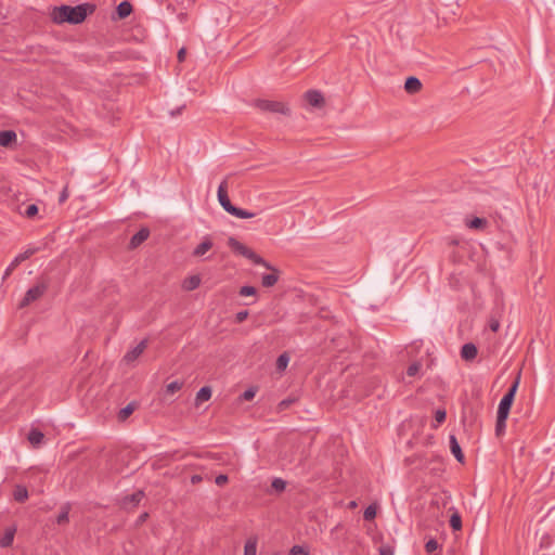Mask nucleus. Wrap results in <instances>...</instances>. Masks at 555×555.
<instances>
[{
    "mask_svg": "<svg viewBox=\"0 0 555 555\" xmlns=\"http://www.w3.org/2000/svg\"><path fill=\"white\" fill-rule=\"evenodd\" d=\"M201 284V278L199 275H191L189 278H186L183 283H182V287L184 291H194Z\"/></svg>",
    "mask_w": 555,
    "mask_h": 555,
    "instance_id": "nucleus-19",
    "label": "nucleus"
},
{
    "mask_svg": "<svg viewBox=\"0 0 555 555\" xmlns=\"http://www.w3.org/2000/svg\"><path fill=\"white\" fill-rule=\"evenodd\" d=\"M146 517H147V514H146V513H144V514H142V515L140 516V520H141V521H143V520H145V518H146Z\"/></svg>",
    "mask_w": 555,
    "mask_h": 555,
    "instance_id": "nucleus-50",
    "label": "nucleus"
},
{
    "mask_svg": "<svg viewBox=\"0 0 555 555\" xmlns=\"http://www.w3.org/2000/svg\"><path fill=\"white\" fill-rule=\"evenodd\" d=\"M487 223L488 221L485 218L475 217L467 223V225L470 229L483 230L487 227Z\"/></svg>",
    "mask_w": 555,
    "mask_h": 555,
    "instance_id": "nucleus-28",
    "label": "nucleus"
},
{
    "mask_svg": "<svg viewBox=\"0 0 555 555\" xmlns=\"http://www.w3.org/2000/svg\"><path fill=\"white\" fill-rule=\"evenodd\" d=\"M228 481H229L228 476H227V475H223V474L218 475V476L216 477V479H215L216 485H217V486H219V487H223L224 485H227V483H228Z\"/></svg>",
    "mask_w": 555,
    "mask_h": 555,
    "instance_id": "nucleus-43",
    "label": "nucleus"
},
{
    "mask_svg": "<svg viewBox=\"0 0 555 555\" xmlns=\"http://www.w3.org/2000/svg\"><path fill=\"white\" fill-rule=\"evenodd\" d=\"M422 369V364L421 362L416 361V362H413L412 364H410L406 369V375L410 376V377H413L415 375L418 374V372L421 371Z\"/></svg>",
    "mask_w": 555,
    "mask_h": 555,
    "instance_id": "nucleus-32",
    "label": "nucleus"
},
{
    "mask_svg": "<svg viewBox=\"0 0 555 555\" xmlns=\"http://www.w3.org/2000/svg\"><path fill=\"white\" fill-rule=\"evenodd\" d=\"M44 435L38 429H31L28 434V440L33 446H38L43 441Z\"/></svg>",
    "mask_w": 555,
    "mask_h": 555,
    "instance_id": "nucleus-24",
    "label": "nucleus"
},
{
    "mask_svg": "<svg viewBox=\"0 0 555 555\" xmlns=\"http://www.w3.org/2000/svg\"><path fill=\"white\" fill-rule=\"evenodd\" d=\"M441 546L435 539H430L425 544V551L428 555H439Z\"/></svg>",
    "mask_w": 555,
    "mask_h": 555,
    "instance_id": "nucleus-23",
    "label": "nucleus"
},
{
    "mask_svg": "<svg viewBox=\"0 0 555 555\" xmlns=\"http://www.w3.org/2000/svg\"><path fill=\"white\" fill-rule=\"evenodd\" d=\"M150 236V230L147 228H141L131 238L129 242V249H135L139 247L143 242H145Z\"/></svg>",
    "mask_w": 555,
    "mask_h": 555,
    "instance_id": "nucleus-10",
    "label": "nucleus"
},
{
    "mask_svg": "<svg viewBox=\"0 0 555 555\" xmlns=\"http://www.w3.org/2000/svg\"><path fill=\"white\" fill-rule=\"evenodd\" d=\"M144 496V492L139 490L130 495H126L122 500L124 507H135Z\"/></svg>",
    "mask_w": 555,
    "mask_h": 555,
    "instance_id": "nucleus-14",
    "label": "nucleus"
},
{
    "mask_svg": "<svg viewBox=\"0 0 555 555\" xmlns=\"http://www.w3.org/2000/svg\"><path fill=\"white\" fill-rule=\"evenodd\" d=\"M253 105L261 112L272 113V114H282L285 116H289L292 111L287 103L282 101H272L266 99H256L253 102Z\"/></svg>",
    "mask_w": 555,
    "mask_h": 555,
    "instance_id": "nucleus-3",
    "label": "nucleus"
},
{
    "mask_svg": "<svg viewBox=\"0 0 555 555\" xmlns=\"http://www.w3.org/2000/svg\"><path fill=\"white\" fill-rule=\"evenodd\" d=\"M447 412L443 409H438L435 412V420L438 424H442L446 421Z\"/></svg>",
    "mask_w": 555,
    "mask_h": 555,
    "instance_id": "nucleus-39",
    "label": "nucleus"
},
{
    "mask_svg": "<svg viewBox=\"0 0 555 555\" xmlns=\"http://www.w3.org/2000/svg\"><path fill=\"white\" fill-rule=\"evenodd\" d=\"M69 505L66 504L64 505L62 508H61V512L56 518V522L59 525H63V524H66L68 521V514H69Z\"/></svg>",
    "mask_w": 555,
    "mask_h": 555,
    "instance_id": "nucleus-29",
    "label": "nucleus"
},
{
    "mask_svg": "<svg viewBox=\"0 0 555 555\" xmlns=\"http://www.w3.org/2000/svg\"><path fill=\"white\" fill-rule=\"evenodd\" d=\"M185 54H186V50H185V48H181V49L178 51V55H177L178 61H179V62H183V61H184V59H185Z\"/></svg>",
    "mask_w": 555,
    "mask_h": 555,
    "instance_id": "nucleus-45",
    "label": "nucleus"
},
{
    "mask_svg": "<svg viewBox=\"0 0 555 555\" xmlns=\"http://www.w3.org/2000/svg\"><path fill=\"white\" fill-rule=\"evenodd\" d=\"M376 517V507L374 505H369L363 513L364 520H373Z\"/></svg>",
    "mask_w": 555,
    "mask_h": 555,
    "instance_id": "nucleus-34",
    "label": "nucleus"
},
{
    "mask_svg": "<svg viewBox=\"0 0 555 555\" xmlns=\"http://www.w3.org/2000/svg\"><path fill=\"white\" fill-rule=\"evenodd\" d=\"M47 288H48V285L46 283H38L37 285L30 287L26 292L22 301L20 302V308H24V307L30 305L31 302L38 300L40 297L43 296Z\"/></svg>",
    "mask_w": 555,
    "mask_h": 555,
    "instance_id": "nucleus-5",
    "label": "nucleus"
},
{
    "mask_svg": "<svg viewBox=\"0 0 555 555\" xmlns=\"http://www.w3.org/2000/svg\"><path fill=\"white\" fill-rule=\"evenodd\" d=\"M182 382L173 380L166 386V393L173 395L175 392L179 391L182 388Z\"/></svg>",
    "mask_w": 555,
    "mask_h": 555,
    "instance_id": "nucleus-30",
    "label": "nucleus"
},
{
    "mask_svg": "<svg viewBox=\"0 0 555 555\" xmlns=\"http://www.w3.org/2000/svg\"><path fill=\"white\" fill-rule=\"evenodd\" d=\"M508 416L496 414V423H495V434L496 436H501L505 431L506 420Z\"/></svg>",
    "mask_w": 555,
    "mask_h": 555,
    "instance_id": "nucleus-27",
    "label": "nucleus"
},
{
    "mask_svg": "<svg viewBox=\"0 0 555 555\" xmlns=\"http://www.w3.org/2000/svg\"><path fill=\"white\" fill-rule=\"evenodd\" d=\"M488 325L492 332H498L500 328V321L496 318L491 317L489 319Z\"/></svg>",
    "mask_w": 555,
    "mask_h": 555,
    "instance_id": "nucleus-40",
    "label": "nucleus"
},
{
    "mask_svg": "<svg viewBox=\"0 0 555 555\" xmlns=\"http://www.w3.org/2000/svg\"><path fill=\"white\" fill-rule=\"evenodd\" d=\"M119 18H126L132 13V5L128 1L120 2L116 8Z\"/></svg>",
    "mask_w": 555,
    "mask_h": 555,
    "instance_id": "nucleus-20",
    "label": "nucleus"
},
{
    "mask_svg": "<svg viewBox=\"0 0 555 555\" xmlns=\"http://www.w3.org/2000/svg\"><path fill=\"white\" fill-rule=\"evenodd\" d=\"M257 553V538H249L244 546V555H256Z\"/></svg>",
    "mask_w": 555,
    "mask_h": 555,
    "instance_id": "nucleus-25",
    "label": "nucleus"
},
{
    "mask_svg": "<svg viewBox=\"0 0 555 555\" xmlns=\"http://www.w3.org/2000/svg\"><path fill=\"white\" fill-rule=\"evenodd\" d=\"M350 507H354L357 505V503L354 501L350 502Z\"/></svg>",
    "mask_w": 555,
    "mask_h": 555,
    "instance_id": "nucleus-51",
    "label": "nucleus"
},
{
    "mask_svg": "<svg viewBox=\"0 0 555 555\" xmlns=\"http://www.w3.org/2000/svg\"><path fill=\"white\" fill-rule=\"evenodd\" d=\"M147 348V339L141 340L134 348L129 350L122 358L124 362L130 364L134 362Z\"/></svg>",
    "mask_w": 555,
    "mask_h": 555,
    "instance_id": "nucleus-7",
    "label": "nucleus"
},
{
    "mask_svg": "<svg viewBox=\"0 0 555 555\" xmlns=\"http://www.w3.org/2000/svg\"><path fill=\"white\" fill-rule=\"evenodd\" d=\"M184 107H185V106H184V105H182L181 107L177 108L176 111H171V113H170V114H171V116H176V115L180 114V113H181V111H182Z\"/></svg>",
    "mask_w": 555,
    "mask_h": 555,
    "instance_id": "nucleus-49",
    "label": "nucleus"
},
{
    "mask_svg": "<svg viewBox=\"0 0 555 555\" xmlns=\"http://www.w3.org/2000/svg\"><path fill=\"white\" fill-rule=\"evenodd\" d=\"M13 498L16 502H25L28 499V491L26 487L17 485L13 491Z\"/></svg>",
    "mask_w": 555,
    "mask_h": 555,
    "instance_id": "nucleus-21",
    "label": "nucleus"
},
{
    "mask_svg": "<svg viewBox=\"0 0 555 555\" xmlns=\"http://www.w3.org/2000/svg\"><path fill=\"white\" fill-rule=\"evenodd\" d=\"M248 311L247 310H243V311H240L235 314V323L240 324L242 322H244L247 318H248Z\"/></svg>",
    "mask_w": 555,
    "mask_h": 555,
    "instance_id": "nucleus-42",
    "label": "nucleus"
},
{
    "mask_svg": "<svg viewBox=\"0 0 555 555\" xmlns=\"http://www.w3.org/2000/svg\"><path fill=\"white\" fill-rule=\"evenodd\" d=\"M16 133L12 130L0 131V146L8 147L16 141Z\"/></svg>",
    "mask_w": 555,
    "mask_h": 555,
    "instance_id": "nucleus-17",
    "label": "nucleus"
},
{
    "mask_svg": "<svg viewBox=\"0 0 555 555\" xmlns=\"http://www.w3.org/2000/svg\"><path fill=\"white\" fill-rule=\"evenodd\" d=\"M69 194H68V188L67 185L63 189V191L61 192L60 194V197H59V203L60 204H63L64 202H66V199L68 198Z\"/></svg>",
    "mask_w": 555,
    "mask_h": 555,
    "instance_id": "nucleus-44",
    "label": "nucleus"
},
{
    "mask_svg": "<svg viewBox=\"0 0 555 555\" xmlns=\"http://www.w3.org/2000/svg\"><path fill=\"white\" fill-rule=\"evenodd\" d=\"M230 215L235 216V217L241 218V219H249V218H254L256 216L255 212H250L248 210H245L243 208H238L236 206L233 207V209L231 210Z\"/></svg>",
    "mask_w": 555,
    "mask_h": 555,
    "instance_id": "nucleus-26",
    "label": "nucleus"
},
{
    "mask_svg": "<svg viewBox=\"0 0 555 555\" xmlns=\"http://www.w3.org/2000/svg\"><path fill=\"white\" fill-rule=\"evenodd\" d=\"M212 390L209 386L202 387L195 398V404L199 405L202 402L208 401L211 398Z\"/></svg>",
    "mask_w": 555,
    "mask_h": 555,
    "instance_id": "nucleus-18",
    "label": "nucleus"
},
{
    "mask_svg": "<svg viewBox=\"0 0 555 555\" xmlns=\"http://www.w3.org/2000/svg\"><path fill=\"white\" fill-rule=\"evenodd\" d=\"M256 293H257L256 287H254V286H248V285H246V286H242V287L240 288V292H238V294H240L241 296H255V295H256Z\"/></svg>",
    "mask_w": 555,
    "mask_h": 555,
    "instance_id": "nucleus-37",
    "label": "nucleus"
},
{
    "mask_svg": "<svg viewBox=\"0 0 555 555\" xmlns=\"http://www.w3.org/2000/svg\"><path fill=\"white\" fill-rule=\"evenodd\" d=\"M291 555H309V551L301 545H294L291 548Z\"/></svg>",
    "mask_w": 555,
    "mask_h": 555,
    "instance_id": "nucleus-38",
    "label": "nucleus"
},
{
    "mask_svg": "<svg viewBox=\"0 0 555 555\" xmlns=\"http://www.w3.org/2000/svg\"><path fill=\"white\" fill-rule=\"evenodd\" d=\"M95 5L91 3H82L76 7L61 5L53 8L51 17L55 24H80L89 14H92Z\"/></svg>",
    "mask_w": 555,
    "mask_h": 555,
    "instance_id": "nucleus-2",
    "label": "nucleus"
},
{
    "mask_svg": "<svg viewBox=\"0 0 555 555\" xmlns=\"http://www.w3.org/2000/svg\"><path fill=\"white\" fill-rule=\"evenodd\" d=\"M214 246L212 240L209 236H205L201 244H198L192 251V255L196 258H202Z\"/></svg>",
    "mask_w": 555,
    "mask_h": 555,
    "instance_id": "nucleus-11",
    "label": "nucleus"
},
{
    "mask_svg": "<svg viewBox=\"0 0 555 555\" xmlns=\"http://www.w3.org/2000/svg\"><path fill=\"white\" fill-rule=\"evenodd\" d=\"M379 555H393L392 551L389 547H382L379 550Z\"/></svg>",
    "mask_w": 555,
    "mask_h": 555,
    "instance_id": "nucleus-48",
    "label": "nucleus"
},
{
    "mask_svg": "<svg viewBox=\"0 0 555 555\" xmlns=\"http://www.w3.org/2000/svg\"><path fill=\"white\" fill-rule=\"evenodd\" d=\"M218 201L222 208L230 214L234 205L231 203L228 195V181L224 179L218 188Z\"/></svg>",
    "mask_w": 555,
    "mask_h": 555,
    "instance_id": "nucleus-6",
    "label": "nucleus"
},
{
    "mask_svg": "<svg viewBox=\"0 0 555 555\" xmlns=\"http://www.w3.org/2000/svg\"><path fill=\"white\" fill-rule=\"evenodd\" d=\"M271 487L278 491V492H282L285 490L286 488V482L281 479V478H274L272 483H271Z\"/></svg>",
    "mask_w": 555,
    "mask_h": 555,
    "instance_id": "nucleus-36",
    "label": "nucleus"
},
{
    "mask_svg": "<svg viewBox=\"0 0 555 555\" xmlns=\"http://www.w3.org/2000/svg\"><path fill=\"white\" fill-rule=\"evenodd\" d=\"M292 403V400H283L280 402L279 408L280 410L286 409Z\"/></svg>",
    "mask_w": 555,
    "mask_h": 555,
    "instance_id": "nucleus-47",
    "label": "nucleus"
},
{
    "mask_svg": "<svg viewBox=\"0 0 555 555\" xmlns=\"http://www.w3.org/2000/svg\"><path fill=\"white\" fill-rule=\"evenodd\" d=\"M228 246L234 254L243 256L250 260L253 263L263 266L266 269L271 271V273L263 274L261 278V284L263 287H272L278 283L280 271L275 267L271 266L262 257L257 255L253 249H250L249 247H247L233 236H230L228 238Z\"/></svg>",
    "mask_w": 555,
    "mask_h": 555,
    "instance_id": "nucleus-1",
    "label": "nucleus"
},
{
    "mask_svg": "<svg viewBox=\"0 0 555 555\" xmlns=\"http://www.w3.org/2000/svg\"><path fill=\"white\" fill-rule=\"evenodd\" d=\"M15 532H16L15 527L7 528L3 535L0 538V546L1 547H10L13 543Z\"/></svg>",
    "mask_w": 555,
    "mask_h": 555,
    "instance_id": "nucleus-16",
    "label": "nucleus"
},
{
    "mask_svg": "<svg viewBox=\"0 0 555 555\" xmlns=\"http://www.w3.org/2000/svg\"><path fill=\"white\" fill-rule=\"evenodd\" d=\"M257 388L250 387L241 395V400L250 401L255 398Z\"/></svg>",
    "mask_w": 555,
    "mask_h": 555,
    "instance_id": "nucleus-35",
    "label": "nucleus"
},
{
    "mask_svg": "<svg viewBox=\"0 0 555 555\" xmlns=\"http://www.w3.org/2000/svg\"><path fill=\"white\" fill-rule=\"evenodd\" d=\"M202 480H203V477L201 475H193L191 477V482L193 485H197V483L202 482Z\"/></svg>",
    "mask_w": 555,
    "mask_h": 555,
    "instance_id": "nucleus-46",
    "label": "nucleus"
},
{
    "mask_svg": "<svg viewBox=\"0 0 555 555\" xmlns=\"http://www.w3.org/2000/svg\"><path fill=\"white\" fill-rule=\"evenodd\" d=\"M450 526L455 531L456 530H461V528H462V518H461V516L457 513H454L450 517Z\"/></svg>",
    "mask_w": 555,
    "mask_h": 555,
    "instance_id": "nucleus-31",
    "label": "nucleus"
},
{
    "mask_svg": "<svg viewBox=\"0 0 555 555\" xmlns=\"http://www.w3.org/2000/svg\"><path fill=\"white\" fill-rule=\"evenodd\" d=\"M288 361H289V358H288L287 353L280 354L276 360V369L280 371L285 370L288 364Z\"/></svg>",
    "mask_w": 555,
    "mask_h": 555,
    "instance_id": "nucleus-33",
    "label": "nucleus"
},
{
    "mask_svg": "<svg viewBox=\"0 0 555 555\" xmlns=\"http://www.w3.org/2000/svg\"><path fill=\"white\" fill-rule=\"evenodd\" d=\"M37 214H38V207H37V205H35V204L29 205V206L26 208V210H25V215H26V217H28V218H33V217H35Z\"/></svg>",
    "mask_w": 555,
    "mask_h": 555,
    "instance_id": "nucleus-41",
    "label": "nucleus"
},
{
    "mask_svg": "<svg viewBox=\"0 0 555 555\" xmlns=\"http://www.w3.org/2000/svg\"><path fill=\"white\" fill-rule=\"evenodd\" d=\"M520 383V371L517 373L515 380L508 388L507 392L503 396V398L500 401L499 408H498V414L499 415H505L508 416L512 404L515 399V395L517 392L518 386Z\"/></svg>",
    "mask_w": 555,
    "mask_h": 555,
    "instance_id": "nucleus-4",
    "label": "nucleus"
},
{
    "mask_svg": "<svg viewBox=\"0 0 555 555\" xmlns=\"http://www.w3.org/2000/svg\"><path fill=\"white\" fill-rule=\"evenodd\" d=\"M305 100L311 105L312 107L321 108L325 104V100L323 94L318 90H308L305 93Z\"/></svg>",
    "mask_w": 555,
    "mask_h": 555,
    "instance_id": "nucleus-8",
    "label": "nucleus"
},
{
    "mask_svg": "<svg viewBox=\"0 0 555 555\" xmlns=\"http://www.w3.org/2000/svg\"><path fill=\"white\" fill-rule=\"evenodd\" d=\"M138 404L135 402L128 403L125 408H122L118 413V420L120 422L126 421L137 409Z\"/></svg>",
    "mask_w": 555,
    "mask_h": 555,
    "instance_id": "nucleus-22",
    "label": "nucleus"
},
{
    "mask_svg": "<svg viewBox=\"0 0 555 555\" xmlns=\"http://www.w3.org/2000/svg\"><path fill=\"white\" fill-rule=\"evenodd\" d=\"M450 450L460 463H464V454L454 435L450 436Z\"/></svg>",
    "mask_w": 555,
    "mask_h": 555,
    "instance_id": "nucleus-15",
    "label": "nucleus"
},
{
    "mask_svg": "<svg viewBox=\"0 0 555 555\" xmlns=\"http://www.w3.org/2000/svg\"><path fill=\"white\" fill-rule=\"evenodd\" d=\"M478 354V349L473 343L462 346L461 358L465 361H473Z\"/></svg>",
    "mask_w": 555,
    "mask_h": 555,
    "instance_id": "nucleus-12",
    "label": "nucleus"
},
{
    "mask_svg": "<svg viewBox=\"0 0 555 555\" xmlns=\"http://www.w3.org/2000/svg\"><path fill=\"white\" fill-rule=\"evenodd\" d=\"M404 90L410 94H415L422 90V82L418 78L411 76L404 82Z\"/></svg>",
    "mask_w": 555,
    "mask_h": 555,
    "instance_id": "nucleus-13",
    "label": "nucleus"
},
{
    "mask_svg": "<svg viewBox=\"0 0 555 555\" xmlns=\"http://www.w3.org/2000/svg\"><path fill=\"white\" fill-rule=\"evenodd\" d=\"M36 253V249L35 248H29L27 250H25L24 253L17 255L14 260L10 263V266L7 268L5 272H4V279L7 276H9L12 271L23 261H25L26 259L30 258L34 254Z\"/></svg>",
    "mask_w": 555,
    "mask_h": 555,
    "instance_id": "nucleus-9",
    "label": "nucleus"
}]
</instances>
